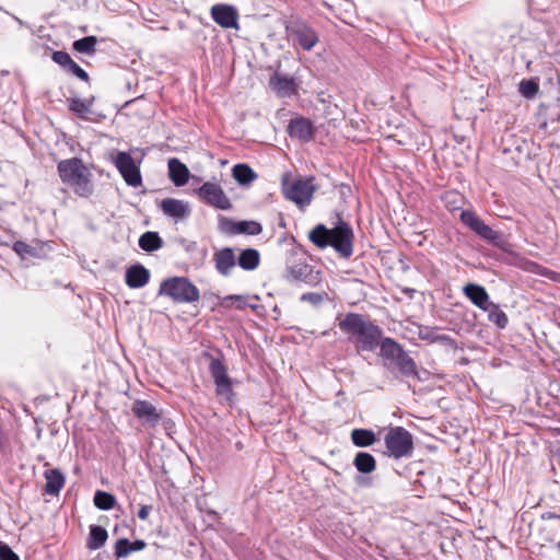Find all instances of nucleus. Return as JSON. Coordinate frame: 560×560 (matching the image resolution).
Instances as JSON below:
<instances>
[{"mask_svg":"<svg viewBox=\"0 0 560 560\" xmlns=\"http://www.w3.org/2000/svg\"><path fill=\"white\" fill-rule=\"evenodd\" d=\"M340 330L347 335L358 353L374 351L383 336L382 329L361 314L348 313L339 322Z\"/></svg>","mask_w":560,"mask_h":560,"instance_id":"f257e3e1","label":"nucleus"},{"mask_svg":"<svg viewBox=\"0 0 560 560\" xmlns=\"http://www.w3.org/2000/svg\"><path fill=\"white\" fill-rule=\"evenodd\" d=\"M61 182L80 198H90L94 194L93 174L79 158L61 160L57 164Z\"/></svg>","mask_w":560,"mask_h":560,"instance_id":"f03ea898","label":"nucleus"},{"mask_svg":"<svg viewBox=\"0 0 560 560\" xmlns=\"http://www.w3.org/2000/svg\"><path fill=\"white\" fill-rule=\"evenodd\" d=\"M310 240L319 248L334 247L343 258H349L353 253V232L342 220L334 229L318 224L310 232Z\"/></svg>","mask_w":560,"mask_h":560,"instance_id":"7ed1b4c3","label":"nucleus"},{"mask_svg":"<svg viewBox=\"0 0 560 560\" xmlns=\"http://www.w3.org/2000/svg\"><path fill=\"white\" fill-rule=\"evenodd\" d=\"M161 294H166L177 302H196L199 300V290L186 278H173L164 281L160 289Z\"/></svg>","mask_w":560,"mask_h":560,"instance_id":"20e7f679","label":"nucleus"},{"mask_svg":"<svg viewBox=\"0 0 560 560\" xmlns=\"http://www.w3.org/2000/svg\"><path fill=\"white\" fill-rule=\"evenodd\" d=\"M388 454L395 458L409 457L413 450L411 434L401 427L392 428L385 435Z\"/></svg>","mask_w":560,"mask_h":560,"instance_id":"39448f33","label":"nucleus"},{"mask_svg":"<svg viewBox=\"0 0 560 560\" xmlns=\"http://www.w3.org/2000/svg\"><path fill=\"white\" fill-rule=\"evenodd\" d=\"M112 162L119 171L121 177L128 186L139 187L142 184L140 167L128 152L118 151L112 156Z\"/></svg>","mask_w":560,"mask_h":560,"instance_id":"423d86ee","label":"nucleus"},{"mask_svg":"<svg viewBox=\"0 0 560 560\" xmlns=\"http://www.w3.org/2000/svg\"><path fill=\"white\" fill-rule=\"evenodd\" d=\"M462 222L474 231L479 237L488 243L499 246L502 241V234L487 225L475 212L465 210L460 213Z\"/></svg>","mask_w":560,"mask_h":560,"instance_id":"0eeeda50","label":"nucleus"},{"mask_svg":"<svg viewBox=\"0 0 560 560\" xmlns=\"http://www.w3.org/2000/svg\"><path fill=\"white\" fill-rule=\"evenodd\" d=\"M209 370L215 384L217 395L230 401L233 390L225 365L219 359H211Z\"/></svg>","mask_w":560,"mask_h":560,"instance_id":"6e6552de","label":"nucleus"},{"mask_svg":"<svg viewBox=\"0 0 560 560\" xmlns=\"http://www.w3.org/2000/svg\"><path fill=\"white\" fill-rule=\"evenodd\" d=\"M197 194L199 198L209 206L221 210L231 208L230 199L218 184L207 182L198 188Z\"/></svg>","mask_w":560,"mask_h":560,"instance_id":"1a4fd4ad","label":"nucleus"},{"mask_svg":"<svg viewBox=\"0 0 560 560\" xmlns=\"http://www.w3.org/2000/svg\"><path fill=\"white\" fill-rule=\"evenodd\" d=\"M315 191L310 179H298L284 187L285 197L300 207L308 205Z\"/></svg>","mask_w":560,"mask_h":560,"instance_id":"9d476101","label":"nucleus"},{"mask_svg":"<svg viewBox=\"0 0 560 560\" xmlns=\"http://www.w3.org/2000/svg\"><path fill=\"white\" fill-rule=\"evenodd\" d=\"M288 30L292 39L304 50H311L318 43L317 33L303 22H293Z\"/></svg>","mask_w":560,"mask_h":560,"instance_id":"9b49d317","label":"nucleus"},{"mask_svg":"<svg viewBox=\"0 0 560 560\" xmlns=\"http://www.w3.org/2000/svg\"><path fill=\"white\" fill-rule=\"evenodd\" d=\"M213 21L223 28H238L237 10L229 4H215L211 8Z\"/></svg>","mask_w":560,"mask_h":560,"instance_id":"f8f14e48","label":"nucleus"},{"mask_svg":"<svg viewBox=\"0 0 560 560\" xmlns=\"http://www.w3.org/2000/svg\"><path fill=\"white\" fill-rule=\"evenodd\" d=\"M270 89L279 97H291L298 93L299 84L292 77L276 72L269 79Z\"/></svg>","mask_w":560,"mask_h":560,"instance_id":"ddd939ff","label":"nucleus"},{"mask_svg":"<svg viewBox=\"0 0 560 560\" xmlns=\"http://www.w3.org/2000/svg\"><path fill=\"white\" fill-rule=\"evenodd\" d=\"M290 277L295 281L315 287L322 281L320 272L314 270L307 264H296L289 269Z\"/></svg>","mask_w":560,"mask_h":560,"instance_id":"4468645a","label":"nucleus"},{"mask_svg":"<svg viewBox=\"0 0 560 560\" xmlns=\"http://www.w3.org/2000/svg\"><path fill=\"white\" fill-rule=\"evenodd\" d=\"M464 294L478 308L485 311L492 303L489 294L482 285L468 283L463 289Z\"/></svg>","mask_w":560,"mask_h":560,"instance_id":"2eb2a0df","label":"nucleus"},{"mask_svg":"<svg viewBox=\"0 0 560 560\" xmlns=\"http://www.w3.org/2000/svg\"><path fill=\"white\" fill-rule=\"evenodd\" d=\"M161 210L164 214L175 219H184L190 213L189 205L175 198L163 199Z\"/></svg>","mask_w":560,"mask_h":560,"instance_id":"dca6fc26","label":"nucleus"},{"mask_svg":"<svg viewBox=\"0 0 560 560\" xmlns=\"http://www.w3.org/2000/svg\"><path fill=\"white\" fill-rule=\"evenodd\" d=\"M288 133L291 138L306 142L313 136L312 125L310 120L302 117L292 119L288 125Z\"/></svg>","mask_w":560,"mask_h":560,"instance_id":"f3484780","label":"nucleus"},{"mask_svg":"<svg viewBox=\"0 0 560 560\" xmlns=\"http://www.w3.org/2000/svg\"><path fill=\"white\" fill-rule=\"evenodd\" d=\"M215 269L222 276H229L232 268L235 266V255L232 248L225 247L213 255Z\"/></svg>","mask_w":560,"mask_h":560,"instance_id":"a211bd4d","label":"nucleus"},{"mask_svg":"<svg viewBox=\"0 0 560 560\" xmlns=\"http://www.w3.org/2000/svg\"><path fill=\"white\" fill-rule=\"evenodd\" d=\"M150 279V272L142 265H133L126 271V283L131 289L144 287Z\"/></svg>","mask_w":560,"mask_h":560,"instance_id":"6ab92c4d","label":"nucleus"},{"mask_svg":"<svg viewBox=\"0 0 560 560\" xmlns=\"http://www.w3.org/2000/svg\"><path fill=\"white\" fill-rule=\"evenodd\" d=\"M131 410L137 418L145 420L152 424L158 423L161 418V415L156 411L155 407L147 400H136Z\"/></svg>","mask_w":560,"mask_h":560,"instance_id":"aec40b11","label":"nucleus"},{"mask_svg":"<svg viewBox=\"0 0 560 560\" xmlns=\"http://www.w3.org/2000/svg\"><path fill=\"white\" fill-rule=\"evenodd\" d=\"M168 175L173 184L177 187L184 186L189 178L188 167L178 159L172 158L168 160Z\"/></svg>","mask_w":560,"mask_h":560,"instance_id":"412c9836","label":"nucleus"},{"mask_svg":"<svg viewBox=\"0 0 560 560\" xmlns=\"http://www.w3.org/2000/svg\"><path fill=\"white\" fill-rule=\"evenodd\" d=\"M46 480L45 493L50 495H57L65 485V475L57 468L47 469L44 472Z\"/></svg>","mask_w":560,"mask_h":560,"instance_id":"4be33fe9","label":"nucleus"},{"mask_svg":"<svg viewBox=\"0 0 560 560\" xmlns=\"http://www.w3.org/2000/svg\"><path fill=\"white\" fill-rule=\"evenodd\" d=\"M226 231L231 234L257 235L261 232V224L256 221L228 222Z\"/></svg>","mask_w":560,"mask_h":560,"instance_id":"5701e85b","label":"nucleus"},{"mask_svg":"<svg viewBox=\"0 0 560 560\" xmlns=\"http://www.w3.org/2000/svg\"><path fill=\"white\" fill-rule=\"evenodd\" d=\"M147 546L144 540L138 539L129 541L127 538H120L115 545V556L117 558H125L133 551H140Z\"/></svg>","mask_w":560,"mask_h":560,"instance_id":"b1692460","label":"nucleus"},{"mask_svg":"<svg viewBox=\"0 0 560 560\" xmlns=\"http://www.w3.org/2000/svg\"><path fill=\"white\" fill-rule=\"evenodd\" d=\"M378 347L381 350L380 354L393 362L400 355L402 351H405L398 342L389 337H382Z\"/></svg>","mask_w":560,"mask_h":560,"instance_id":"393cba45","label":"nucleus"},{"mask_svg":"<svg viewBox=\"0 0 560 560\" xmlns=\"http://www.w3.org/2000/svg\"><path fill=\"white\" fill-rule=\"evenodd\" d=\"M107 538L108 534L105 528L98 525H91L86 547L91 550H97L105 545Z\"/></svg>","mask_w":560,"mask_h":560,"instance_id":"a878e982","label":"nucleus"},{"mask_svg":"<svg viewBox=\"0 0 560 560\" xmlns=\"http://www.w3.org/2000/svg\"><path fill=\"white\" fill-rule=\"evenodd\" d=\"M259 260V253L256 249L247 248L241 252L237 262L244 270H254L258 267Z\"/></svg>","mask_w":560,"mask_h":560,"instance_id":"bb28decb","label":"nucleus"},{"mask_svg":"<svg viewBox=\"0 0 560 560\" xmlns=\"http://www.w3.org/2000/svg\"><path fill=\"white\" fill-rule=\"evenodd\" d=\"M232 174L234 179L241 185H248L257 178V174L247 164H236Z\"/></svg>","mask_w":560,"mask_h":560,"instance_id":"cd10ccee","label":"nucleus"},{"mask_svg":"<svg viewBox=\"0 0 560 560\" xmlns=\"http://www.w3.org/2000/svg\"><path fill=\"white\" fill-rule=\"evenodd\" d=\"M353 465L362 474H370L376 468L375 458L365 452H360L355 455Z\"/></svg>","mask_w":560,"mask_h":560,"instance_id":"c85d7f7f","label":"nucleus"},{"mask_svg":"<svg viewBox=\"0 0 560 560\" xmlns=\"http://www.w3.org/2000/svg\"><path fill=\"white\" fill-rule=\"evenodd\" d=\"M483 312L488 313V319L498 328L504 329L508 326L509 317L502 310H500L498 304L492 302Z\"/></svg>","mask_w":560,"mask_h":560,"instance_id":"c756f323","label":"nucleus"},{"mask_svg":"<svg viewBox=\"0 0 560 560\" xmlns=\"http://www.w3.org/2000/svg\"><path fill=\"white\" fill-rule=\"evenodd\" d=\"M394 363L402 375H417V365L413 359L410 358L406 351H402L400 355L394 361Z\"/></svg>","mask_w":560,"mask_h":560,"instance_id":"7c9ffc66","label":"nucleus"},{"mask_svg":"<svg viewBox=\"0 0 560 560\" xmlns=\"http://www.w3.org/2000/svg\"><path fill=\"white\" fill-rule=\"evenodd\" d=\"M351 440L355 446L366 447L372 445L376 441V438L371 430L354 429L351 432Z\"/></svg>","mask_w":560,"mask_h":560,"instance_id":"2f4dec72","label":"nucleus"},{"mask_svg":"<svg viewBox=\"0 0 560 560\" xmlns=\"http://www.w3.org/2000/svg\"><path fill=\"white\" fill-rule=\"evenodd\" d=\"M162 238L156 232H145L139 238V246L145 252H153L161 248Z\"/></svg>","mask_w":560,"mask_h":560,"instance_id":"473e14b6","label":"nucleus"},{"mask_svg":"<svg viewBox=\"0 0 560 560\" xmlns=\"http://www.w3.org/2000/svg\"><path fill=\"white\" fill-rule=\"evenodd\" d=\"M97 38L95 36H86L73 43V49L80 54L93 55Z\"/></svg>","mask_w":560,"mask_h":560,"instance_id":"72a5a7b5","label":"nucleus"},{"mask_svg":"<svg viewBox=\"0 0 560 560\" xmlns=\"http://www.w3.org/2000/svg\"><path fill=\"white\" fill-rule=\"evenodd\" d=\"M418 336L420 339L430 342H446L450 340L447 336L439 335L436 328H430L424 326L419 327Z\"/></svg>","mask_w":560,"mask_h":560,"instance_id":"f704fd0d","label":"nucleus"},{"mask_svg":"<svg viewBox=\"0 0 560 560\" xmlns=\"http://www.w3.org/2000/svg\"><path fill=\"white\" fill-rule=\"evenodd\" d=\"M116 499L113 494L104 491H96L94 495V504L100 510H110L114 508Z\"/></svg>","mask_w":560,"mask_h":560,"instance_id":"c9c22d12","label":"nucleus"},{"mask_svg":"<svg viewBox=\"0 0 560 560\" xmlns=\"http://www.w3.org/2000/svg\"><path fill=\"white\" fill-rule=\"evenodd\" d=\"M539 86L533 80H523L520 83V92L526 98H533L538 93Z\"/></svg>","mask_w":560,"mask_h":560,"instance_id":"e433bc0d","label":"nucleus"},{"mask_svg":"<svg viewBox=\"0 0 560 560\" xmlns=\"http://www.w3.org/2000/svg\"><path fill=\"white\" fill-rule=\"evenodd\" d=\"M69 108L80 117H85V115L90 112L89 104L80 98L69 100Z\"/></svg>","mask_w":560,"mask_h":560,"instance_id":"4c0bfd02","label":"nucleus"},{"mask_svg":"<svg viewBox=\"0 0 560 560\" xmlns=\"http://www.w3.org/2000/svg\"><path fill=\"white\" fill-rule=\"evenodd\" d=\"M328 294L326 292H308L301 295L300 300L302 302L311 303L314 306L322 304Z\"/></svg>","mask_w":560,"mask_h":560,"instance_id":"58836bf2","label":"nucleus"},{"mask_svg":"<svg viewBox=\"0 0 560 560\" xmlns=\"http://www.w3.org/2000/svg\"><path fill=\"white\" fill-rule=\"evenodd\" d=\"M232 304L236 305V308L242 310L246 306V301L243 295H228L223 298L221 305L230 307Z\"/></svg>","mask_w":560,"mask_h":560,"instance_id":"ea45409f","label":"nucleus"},{"mask_svg":"<svg viewBox=\"0 0 560 560\" xmlns=\"http://www.w3.org/2000/svg\"><path fill=\"white\" fill-rule=\"evenodd\" d=\"M51 59L62 67L65 70L68 68L70 62L73 60L70 55L62 50L54 51L51 55Z\"/></svg>","mask_w":560,"mask_h":560,"instance_id":"a19ab883","label":"nucleus"},{"mask_svg":"<svg viewBox=\"0 0 560 560\" xmlns=\"http://www.w3.org/2000/svg\"><path fill=\"white\" fill-rule=\"evenodd\" d=\"M67 72H70L74 74L77 78H79L82 81L88 82L90 80V77L85 70H83L75 61H71L68 68L66 69Z\"/></svg>","mask_w":560,"mask_h":560,"instance_id":"79ce46f5","label":"nucleus"},{"mask_svg":"<svg viewBox=\"0 0 560 560\" xmlns=\"http://www.w3.org/2000/svg\"><path fill=\"white\" fill-rule=\"evenodd\" d=\"M13 250L22 258L26 255H34V248L22 241H18L13 244Z\"/></svg>","mask_w":560,"mask_h":560,"instance_id":"37998d69","label":"nucleus"},{"mask_svg":"<svg viewBox=\"0 0 560 560\" xmlns=\"http://www.w3.org/2000/svg\"><path fill=\"white\" fill-rule=\"evenodd\" d=\"M0 560H20V558L8 545L0 542Z\"/></svg>","mask_w":560,"mask_h":560,"instance_id":"c03bdc74","label":"nucleus"},{"mask_svg":"<svg viewBox=\"0 0 560 560\" xmlns=\"http://www.w3.org/2000/svg\"><path fill=\"white\" fill-rule=\"evenodd\" d=\"M149 513H150V506L148 505H142L138 512V517L140 520H147L148 516H149Z\"/></svg>","mask_w":560,"mask_h":560,"instance_id":"a18cd8bd","label":"nucleus"},{"mask_svg":"<svg viewBox=\"0 0 560 560\" xmlns=\"http://www.w3.org/2000/svg\"><path fill=\"white\" fill-rule=\"evenodd\" d=\"M405 292H406V293L411 294V293H413V292H415V290H412V289H406V290H405Z\"/></svg>","mask_w":560,"mask_h":560,"instance_id":"49530a36","label":"nucleus"},{"mask_svg":"<svg viewBox=\"0 0 560 560\" xmlns=\"http://www.w3.org/2000/svg\"><path fill=\"white\" fill-rule=\"evenodd\" d=\"M557 456L560 458V447L557 451Z\"/></svg>","mask_w":560,"mask_h":560,"instance_id":"de8ad7c7","label":"nucleus"},{"mask_svg":"<svg viewBox=\"0 0 560 560\" xmlns=\"http://www.w3.org/2000/svg\"><path fill=\"white\" fill-rule=\"evenodd\" d=\"M557 548H558V549H559V551H560V541L557 544Z\"/></svg>","mask_w":560,"mask_h":560,"instance_id":"09e8293b","label":"nucleus"},{"mask_svg":"<svg viewBox=\"0 0 560 560\" xmlns=\"http://www.w3.org/2000/svg\"><path fill=\"white\" fill-rule=\"evenodd\" d=\"M557 517H558V520H560V516H557Z\"/></svg>","mask_w":560,"mask_h":560,"instance_id":"8fccbe9b","label":"nucleus"},{"mask_svg":"<svg viewBox=\"0 0 560 560\" xmlns=\"http://www.w3.org/2000/svg\"><path fill=\"white\" fill-rule=\"evenodd\" d=\"M557 517H558V520H560V516H557Z\"/></svg>","mask_w":560,"mask_h":560,"instance_id":"3c124183","label":"nucleus"}]
</instances>
